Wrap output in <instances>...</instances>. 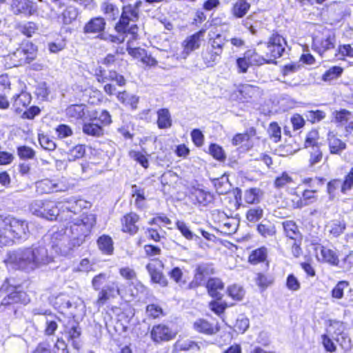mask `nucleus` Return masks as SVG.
<instances>
[{
  "mask_svg": "<svg viewBox=\"0 0 353 353\" xmlns=\"http://www.w3.org/2000/svg\"><path fill=\"white\" fill-rule=\"evenodd\" d=\"M51 261L52 258L44 246L33 245L9 252L4 261L7 266L30 272Z\"/></svg>",
  "mask_w": 353,
  "mask_h": 353,
  "instance_id": "nucleus-1",
  "label": "nucleus"
},
{
  "mask_svg": "<svg viewBox=\"0 0 353 353\" xmlns=\"http://www.w3.org/2000/svg\"><path fill=\"white\" fill-rule=\"evenodd\" d=\"M28 234L26 221L0 214V247L12 245L14 240H26Z\"/></svg>",
  "mask_w": 353,
  "mask_h": 353,
  "instance_id": "nucleus-2",
  "label": "nucleus"
},
{
  "mask_svg": "<svg viewBox=\"0 0 353 353\" xmlns=\"http://www.w3.org/2000/svg\"><path fill=\"white\" fill-rule=\"evenodd\" d=\"M143 3L137 1L123 6L122 12L119 21L115 26V30L118 33L131 35V39L135 40L138 37V26L134 24L139 19L140 8Z\"/></svg>",
  "mask_w": 353,
  "mask_h": 353,
  "instance_id": "nucleus-3",
  "label": "nucleus"
},
{
  "mask_svg": "<svg viewBox=\"0 0 353 353\" xmlns=\"http://www.w3.org/2000/svg\"><path fill=\"white\" fill-rule=\"evenodd\" d=\"M70 223L68 232L72 240V245L79 247L85 241L92 227L96 223L95 216L92 214H82L81 218L68 220Z\"/></svg>",
  "mask_w": 353,
  "mask_h": 353,
  "instance_id": "nucleus-4",
  "label": "nucleus"
},
{
  "mask_svg": "<svg viewBox=\"0 0 353 353\" xmlns=\"http://www.w3.org/2000/svg\"><path fill=\"white\" fill-rule=\"evenodd\" d=\"M36 55V46L31 43H25L5 56L4 61L8 68L17 67L30 63L35 59Z\"/></svg>",
  "mask_w": 353,
  "mask_h": 353,
  "instance_id": "nucleus-5",
  "label": "nucleus"
},
{
  "mask_svg": "<svg viewBox=\"0 0 353 353\" xmlns=\"http://www.w3.org/2000/svg\"><path fill=\"white\" fill-rule=\"evenodd\" d=\"M68 228H61L51 234L50 243L56 253L62 256L68 255L76 248L72 245V240Z\"/></svg>",
  "mask_w": 353,
  "mask_h": 353,
  "instance_id": "nucleus-6",
  "label": "nucleus"
},
{
  "mask_svg": "<svg viewBox=\"0 0 353 353\" xmlns=\"http://www.w3.org/2000/svg\"><path fill=\"white\" fill-rule=\"evenodd\" d=\"M0 292H6L7 296L3 298L1 304L6 305L14 303L27 304L30 301L27 294L21 290L20 285H14L10 283V280H6L2 285Z\"/></svg>",
  "mask_w": 353,
  "mask_h": 353,
  "instance_id": "nucleus-7",
  "label": "nucleus"
},
{
  "mask_svg": "<svg viewBox=\"0 0 353 353\" xmlns=\"http://www.w3.org/2000/svg\"><path fill=\"white\" fill-rule=\"evenodd\" d=\"M87 203L83 199L71 198L70 200L59 202L61 205V219L65 221L75 219L74 216L79 214L83 208H85Z\"/></svg>",
  "mask_w": 353,
  "mask_h": 353,
  "instance_id": "nucleus-8",
  "label": "nucleus"
},
{
  "mask_svg": "<svg viewBox=\"0 0 353 353\" xmlns=\"http://www.w3.org/2000/svg\"><path fill=\"white\" fill-rule=\"evenodd\" d=\"M286 45L287 43L282 36L278 34H273L269 39L267 45L266 56L270 58L268 63H270L273 60L281 57L285 51Z\"/></svg>",
  "mask_w": 353,
  "mask_h": 353,
  "instance_id": "nucleus-9",
  "label": "nucleus"
},
{
  "mask_svg": "<svg viewBox=\"0 0 353 353\" xmlns=\"http://www.w3.org/2000/svg\"><path fill=\"white\" fill-rule=\"evenodd\" d=\"M336 45V35L334 32L326 31L321 38H313L312 48L319 54L334 49Z\"/></svg>",
  "mask_w": 353,
  "mask_h": 353,
  "instance_id": "nucleus-10",
  "label": "nucleus"
},
{
  "mask_svg": "<svg viewBox=\"0 0 353 353\" xmlns=\"http://www.w3.org/2000/svg\"><path fill=\"white\" fill-rule=\"evenodd\" d=\"M120 294V284L118 281H112L104 286L99 292L96 304L98 307L103 305L110 298Z\"/></svg>",
  "mask_w": 353,
  "mask_h": 353,
  "instance_id": "nucleus-11",
  "label": "nucleus"
},
{
  "mask_svg": "<svg viewBox=\"0 0 353 353\" xmlns=\"http://www.w3.org/2000/svg\"><path fill=\"white\" fill-rule=\"evenodd\" d=\"M34 314L46 315V326L44 334L46 336H52L58 328V323L61 322V319L55 314H52L49 310L35 309L33 311Z\"/></svg>",
  "mask_w": 353,
  "mask_h": 353,
  "instance_id": "nucleus-12",
  "label": "nucleus"
},
{
  "mask_svg": "<svg viewBox=\"0 0 353 353\" xmlns=\"http://www.w3.org/2000/svg\"><path fill=\"white\" fill-rule=\"evenodd\" d=\"M150 336L153 341L160 343L172 339L174 337V333L168 326L164 324H158L153 326L150 332Z\"/></svg>",
  "mask_w": 353,
  "mask_h": 353,
  "instance_id": "nucleus-13",
  "label": "nucleus"
},
{
  "mask_svg": "<svg viewBox=\"0 0 353 353\" xmlns=\"http://www.w3.org/2000/svg\"><path fill=\"white\" fill-rule=\"evenodd\" d=\"M36 188L37 191L41 194H48L54 192L65 191L67 187L62 183L45 179L36 183Z\"/></svg>",
  "mask_w": 353,
  "mask_h": 353,
  "instance_id": "nucleus-14",
  "label": "nucleus"
},
{
  "mask_svg": "<svg viewBox=\"0 0 353 353\" xmlns=\"http://www.w3.org/2000/svg\"><path fill=\"white\" fill-rule=\"evenodd\" d=\"M12 9L14 14L32 15L37 10L36 3L30 0H12Z\"/></svg>",
  "mask_w": 353,
  "mask_h": 353,
  "instance_id": "nucleus-15",
  "label": "nucleus"
},
{
  "mask_svg": "<svg viewBox=\"0 0 353 353\" xmlns=\"http://www.w3.org/2000/svg\"><path fill=\"white\" fill-rule=\"evenodd\" d=\"M205 33V30L202 29L199 32L193 34L192 35L188 37L183 41V52L185 55L183 56L185 58L191 52L194 51L196 49H198L201 45V41L204 37Z\"/></svg>",
  "mask_w": 353,
  "mask_h": 353,
  "instance_id": "nucleus-16",
  "label": "nucleus"
},
{
  "mask_svg": "<svg viewBox=\"0 0 353 353\" xmlns=\"http://www.w3.org/2000/svg\"><path fill=\"white\" fill-rule=\"evenodd\" d=\"M190 199L194 203L206 206L212 202L213 195L203 188L193 187L190 192Z\"/></svg>",
  "mask_w": 353,
  "mask_h": 353,
  "instance_id": "nucleus-17",
  "label": "nucleus"
},
{
  "mask_svg": "<svg viewBox=\"0 0 353 353\" xmlns=\"http://www.w3.org/2000/svg\"><path fill=\"white\" fill-rule=\"evenodd\" d=\"M332 327H336L334 332L335 335V340L340 345V346L345 350L349 351L352 348V342L348 335L344 332V326L341 323L336 322Z\"/></svg>",
  "mask_w": 353,
  "mask_h": 353,
  "instance_id": "nucleus-18",
  "label": "nucleus"
},
{
  "mask_svg": "<svg viewBox=\"0 0 353 353\" xmlns=\"http://www.w3.org/2000/svg\"><path fill=\"white\" fill-rule=\"evenodd\" d=\"M159 267H163V263L161 261H154L153 263H150L147 265L146 269L148 270L151 279L154 283H159L161 286H166L168 284L167 279L163 276L162 272L160 270H158Z\"/></svg>",
  "mask_w": 353,
  "mask_h": 353,
  "instance_id": "nucleus-19",
  "label": "nucleus"
},
{
  "mask_svg": "<svg viewBox=\"0 0 353 353\" xmlns=\"http://www.w3.org/2000/svg\"><path fill=\"white\" fill-rule=\"evenodd\" d=\"M139 220V216L134 212L127 214L121 219L122 231L134 234L138 232L139 226L137 223Z\"/></svg>",
  "mask_w": 353,
  "mask_h": 353,
  "instance_id": "nucleus-20",
  "label": "nucleus"
},
{
  "mask_svg": "<svg viewBox=\"0 0 353 353\" xmlns=\"http://www.w3.org/2000/svg\"><path fill=\"white\" fill-rule=\"evenodd\" d=\"M327 143L331 154H341L346 148V143L331 132L327 134Z\"/></svg>",
  "mask_w": 353,
  "mask_h": 353,
  "instance_id": "nucleus-21",
  "label": "nucleus"
},
{
  "mask_svg": "<svg viewBox=\"0 0 353 353\" xmlns=\"http://www.w3.org/2000/svg\"><path fill=\"white\" fill-rule=\"evenodd\" d=\"M212 269L208 265H199L196 269V273L191 285L194 287L201 285L205 279L212 274Z\"/></svg>",
  "mask_w": 353,
  "mask_h": 353,
  "instance_id": "nucleus-22",
  "label": "nucleus"
},
{
  "mask_svg": "<svg viewBox=\"0 0 353 353\" xmlns=\"http://www.w3.org/2000/svg\"><path fill=\"white\" fill-rule=\"evenodd\" d=\"M194 328L200 333L208 335L214 334L219 330L217 325H213L208 321L203 319H197L194 323Z\"/></svg>",
  "mask_w": 353,
  "mask_h": 353,
  "instance_id": "nucleus-23",
  "label": "nucleus"
},
{
  "mask_svg": "<svg viewBox=\"0 0 353 353\" xmlns=\"http://www.w3.org/2000/svg\"><path fill=\"white\" fill-rule=\"evenodd\" d=\"M61 211L59 202L57 203L53 201H46L45 212L42 217L48 220L57 219L58 217L61 219Z\"/></svg>",
  "mask_w": 353,
  "mask_h": 353,
  "instance_id": "nucleus-24",
  "label": "nucleus"
},
{
  "mask_svg": "<svg viewBox=\"0 0 353 353\" xmlns=\"http://www.w3.org/2000/svg\"><path fill=\"white\" fill-rule=\"evenodd\" d=\"M105 21L102 17H95L90 19L84 26L85 33H98L105 29Z\"/></svg>",
  "mask_w": 353,
  "mask_h": 353,
  "instance_id": "nucleus-25",
  "label": "nucleus"
},
{
  "mask_svg": "<svg viewBox=\"0 0 353 353\" xmlns=\"http://www.w3.org/2000/svg\"><path fill=\"white\" fill-rule=\"evenodd\" d=\"M207 289L209 294L216 299H221V292L223 289V283L217 278L210 279L207 283Z\"/></svg>",
  "mask_w": 353,
  "mask_h": 353,
  "instance_id": "nucleus-26",
  "label": "nucleus"
},
{
  "mask_svg": "<svg viewBox=\"0 0 353 353\" xmlns=\"http://www.w3.org/2000/svg\"><path fill=\"white\" fill-rule=\"evenodd\" d=\"M201 56L205 64L208 67H212L220 60L221 54L208 46L203 51Z\"/></svg>",
  "mask_w": 353,
  "mask_h": 353,
  "instance_id": "nucleus-27",
  "label": "nucleus"
},
{
  "mask_svg": "<svg viewBox=\"0 0 353 353\" xmlns=\"http://www.w3.org/2000/svg\"><path fill=\"white\" fill-rule=\"evenodd\" d=\"M53 304L55 307L59 310L70 309L73 307H77L76 303L72 301L69 296L63 293H61L54 297Z\"/></svg>",
  "mask_w": 353,
  "mask_h": 353,
  "instance_id": "nucleus-28",
  "label": "nucleus"
},
{
  "mask_svg": "<svg viewBox=\"0 0 353 353\" xmlns=\"http://www.w3.org/2000/svg\"><path fill=\"white\" fill-rule=\"evenodd\" d=\"M65 114L72 120L81 119L85 114V106L83 104L71 105L66 108Z\"/></svg>",
  "mask_w": 353,
  "mask_h": 353,
  "instance_id": "nucleus-29",
  "label": "nucleus"
},
{
  "mask_svg": "<svg viewBox=\"0 0 353 353\" xmlns=\"http://www.w3.org/2000/svg\"><path fill=\"white\" fill-rule=\"evenodd\" d=\"M237 91L241 94V99L249 101L259 93V88L250 84L240 85Z\"/></svg>",
  "mask_w": 353,
  "mask_h": 353,
  "instance_id": "nucleus-30",
  "label": "nucleus"
},
{
  "mask_svg": "<svg viewBox=\"0 0 353 353\" xmlns=\"http://www.w3.org/2000/svg\"><path fill=\"white\" fill-rule=\"evenodd\" d=\"M83 132L88 135L93 137H100L103 134V129L97 122V119H92L91 121L84 123Z\"/></svg>",
  "mask_w": 353,
  "mask_h": 353,
  "instance_id": "nucleus-31",
  "label": "nucleus"
},
{
  "mask_svg": "<svg viewBox=\"0 0 353 353\" xmlns=\"http://www.w3.org/2000/svg\"><path fill=\"white\" fill-rule=\"evenodd\" d=\"M250 8V4L246 0H238L231 8V13L236 18H242Z\"/></svg>",
  "mask_w": 353,
  "mask_h": 353,
  "instance_id": "nucleus-32",
  "label": "nucleus"
},
{
  "mask_svg": "<svg viewBox=\"0 0 353 353\" xmlns=\"http://www.w3.org/2000/svg\"><path fill=\"white\" fill-rule=\"evenodd\" d=\"M346 224L343 220H332L326 225L328 232L334 237H337L343 233Z\"/></svg>",
  "mask_w": 353,
  "mask_h": 353,
  "instance_id": "nucleus-33",
  "label": "nucleus"
},
{
  "mask_svg": "<svg viewBox=\"0 0 353 353\" xmlns=\"http://www.w3.org/2000/svg\"><path fill=\"white\" fill-rule=\"evenodd\" d=\"M157 125L160 129H167L172 125L171 115L166 108L159 109L157 111Z\"/></svg>",
  "mask_w": 353,
  "mask_h": 353,
  "instance_id": "nucleus-34",
  "label": "nucleus"
},
{
  "mask_svg": "<svg viewBox=\"0 0 353 353\" xmlns=\"http://www.w3.org/2000/svg\"><path fill=\"white\" fill-rule=\"evenodd\" d=\"M99 249L105 254L111 255L114 251L113 241L108 235H102L97 240Z\"/></svg>",
  "mask_w": 353,
  "mask_h": 353,
  "instance_id": "nucleus-35",
  "label": "nucleus"
},
{
  "mask_svg": "<svg viewBox=\"0 0 353 353\" xmlns=\"http://www.w3.org/2000/svg\"><path fill=\"white\" fill-rule=\"evenodd\" d=\"M101 10L108 20H115L119 15V8L110 2H103L101 5Z\"/></svg>",
  "mask_w": 353,
  "mask_h": 353,
  "instance_id": "nucleus-36",
  "label": "nucleus"
},
{
  "mask_svg": "<svg viewBox=\"0 0 353 353\" xmlns=\"http://www.w3.org/2000/svg\"><path fill=\"white\" fill-rule=\"evenodd\" d=\"M118 100L125 105H129L132 109H136L139 102V97L130 94L127 92H120L117 94Z\"/></svg>",
  "mask_w": 353,
  "mask_h": 353,
  "instance_id": "nucleus-37",
  "label": "nucleus"
},
{
  "mask_svg": "<svg viewBox=\"0 0 353 353\" xmlns=\"http://www.w3.org/2000/svg\"><path fill=\"white\" fill-rule=\"evenodd\" d=\"M257 231L263 237H270L275 234L276 228L274 223L264 220L258 225Z\"/></svg>",
  "mask_w": 353,
  "mask_h": 353,
  "instance_id": "nucleus-38",
  "label": "nucleus"
},
{
  "mask_svg": "<svg viewBox=\"0 0 353 353\" xmlns=\"http://www.w3.org/2000/svg\"><path fill=\"white\" fill-rule=\"evenodd\" d=\"M227 41L225 37L217 34L214 37L210 38L208 44L210 48L222 54L223 47Z\"/></svg>",
  "mask_w": 353,
  "mask_h": 353,
  "instance_id": "nucleus-39",
  "label": "nucleus"
},
{
  "mask_svg": "<svg viewBox=\"0 0 353 353\" xmlns=\"http://www.w3.org/2000/svg\"><path fill=\"white\" fill-rule=\"evenodd\" d=\"M322 260L334 265H337L339 259L336 252L326 247H321Z\"/></svg>",
  "mask_w": 353,
  "mask_h": 353,
  "instance_id": "nucleus-40",
  "label": "nucleus"
},
{
  "mask_svg": "<svg viewBox=\"0 0 353 353\" xmlns=\"http://www.w3.org/2000/svg\"><path fill=\"white\" fill-rule=\"evenodd\" d=\"M239 221L234 218H226L225 221L220 224L221 232L225 234H234L238 228Z\"/></svg>",
  "mask_w": 353,
  "mask_h": 353,
  "instance_id": "nucleus-41",
  "label": "nucleus"
},
{
  "mask_svg": "<svg viewBox=\"0 0 353 353\" xmlns=\"http://www.w3.org/2000/svg\"><path fill=\"white\" fill-rule=\"evenodd\" d=\"M78 15L77 10L72 6H67L61 13V21L64 24H70L74 20L76 19Z\"/></svg>",
  "mask_w": 353,
  "mask_h": 353,
  "instance_id": "nucleus-42",
  "label": "nucleus"
},
{
  "mask_svg": "<svg viewBox=\"0 0 353 353\" xmlns=\"http://www.w3.org/2000/svg\"><path fill=\"white\" fill-rule=\"evenodd\" d=\"M283 227L286 236L292 239H296L299 236V230L296 224L293 221H285Z\"/></svg>",
  "mask_w": 353,
  "mask_h": 353,
  "instance_id": "nucleus-43",
  "label": "nucleus"
},
{
  "mask_svg": "<svg viewBox=\"0 0 353 353\" xmlns=\"http://www.w3.org/2000/svg\"><path fill=\"white\" fill-rule=\"evenodd\" d=\"M31 96L27 92H22L17 95L13 106L15 108V111L20 113L22 110L20 109V106L26 108L30 103Z\"/></svg>",
  "mask_w": 353,
  "mask_h": 353,
  "instance_id": "nucleus-44",
  "label": "nucleus"
},
{
  "mask_svg": "<svg viewBox=\"0 0 353 353\" xmlns=\"http://www.w3.org/2000/svg\"><path fill=\"white\" fill-rule=\"evenodd\" d=\"M267 249L264 247L258 248L251 253L249 256V261L252 264L263 262L267 257Z\"/></svg>",
  "mask_w": 353,
  "mask_h": 353,
  "instance_id": "nucleus-45",
  "label": "nucleus"
},
{
  "mask_svg": "<svg viewBox=\"0 0 353 353\" xmlns=\"http://www.w3.org/2000/svg\"><path fill=\"white\" fill-rule=\"evenodd\" d=\"M132 195L135 197V205L137 208H141L144 206L145 200L144 190L139 188L136 185L132 186Z\"/></svg>",
  "mask_w": 353,
  "mask_h": 353,
  "instance_id": "nucleus-46",
  "label": "nucleus"
},
{
  "mask_svg": "<svg viewBox=\"0 0 353 353\" xmlns=\"http://www.w3.org/2000/svg\"><path fill=\"white\" fill-rule=\"evenodd\" d=\"M244 55L251 65H262L265 62V59L261 55L258 54L255 50H248L245 52Z\"/></svg>",
  "mask_w": 353,
  "mask_h": 353,
  "instance_id": "nucleus-47",
  "label": "nucleus"
},
{
  "mask_svg": "<svg viewBox=\"0 0 353 353\" xmlns=\"http://www.w3.org/2000/svg\"><path fill=\"white\" fill-rule=\"evenodd\" d=\"M85 152V149L83 145H77L71 148L68 152V159L70 161H74L78 159L82 158Z\"/></svg>",
  "mask_w": 353,
  "mask_h": 353,
  "instance_id": "nucleus-48",
  "label": "nucleus"
},
{
  "mask_svg": "<svg viewBox=\"0 0 353 353\" xmlns=\"http://www.w3.org/2000/svg\"><path fill=\"white\" fill-rule=\"evenodd\" d=\"M343 69L340 66H332L327 70L323 75L322 79L324 81H330L339 77Z\"/></svg>",
  "mask_w": 353,
  "mask_h": 353,
  "instance_id": "nucleus-49",
  "label": "nucleus"
},
{
  "mask_svg": "<svg viewBox=\"0 0 353 353\" xmlns=\"http://www.w3.org/2000/svg\"><path fill=\"white\" fill-rule=\"evenodd\" d=\"M176 226L186 239L193 240L194 237H198L190 230L189 226L184 221H177L176 222Z\"/></svg>",
  "mask_w": 353,
  "mask_h": 353,
  "instance_id": "nucleus-50",
  "label": "nucleus"
},
{
  "mask_svg": "<svg viewBox=\"0 0 353 353\" xmlns=\"http://www.w3.org/2000/svg\"><path fill=\"white\" fill-rule=\"evenodd\" d=\"M46 201L42 200L34 201L30 206V210L32 213L37 216L42 217L43 212H45V206Z\"/></svg>",
  "mask_w": 353,
  "mask_h": 353,
  "instance_id": "nucleus-51",
  "label": "nucleus"
},
{
  "mask_svg": "<svg viewBox=\"0 0 353 353\" xmlns=\"http://www.w3.org/2000/svg\"><path fill=\"white\" fill-rule=\"evenodd\" d=\"M263 210L260 207H254L248 210L246 218L250 222H256L263 217Z\"/></svg>",
  "mask_w": 353,
  "mask_h": 353,
  "instance_id": "nucleus-52",
  "label": "nucleus"
},
{
  "mask_svg": "<svg viewBox=\"0 0 353 353\" xmlns=\"http://www.w3.org/2000/svg\"><path fill=\"white\" fill-rule=\"evenodd\" d=\"M349 286L347 281H339L332 290V296L334 299H340L343 296L344 290Z\"/></svg>",
  "mask_w": 353,
  "mask_h": 353,
  "instance_id": "nucleus-53",
  "label": "nucleus"
},
{
  "mask_svg": "<svg viewBox=\"0 0 353 353\" xmlns=\"http://www.w3.org/2000/svg\"><path fill=\"white\" fill-rule=\"evenodd\" d=\"M228 293L230 297L237 301L241 300L245 294L243 289L237 285L230 286L228 288Z\"/></svg>",
  "mask_w": 353,
  "mask_h": 353,
  "instance_id": "nucleus-54",
  "label": "nucleus"
},
{
  "mask_svg": "<svg viewBox=\"0 0 353 353\" xmlns=\"http://www.w3.org/2000/svg\"><path fill=\"white\" fill-rule=\"evenodd\" d=\"M273 278L270 275L259 273L256 279V284L262 289L267 288L270 285L273 283Z\"/></svg>",
  "mask_w": 353,
  "mask_h": 353,
  "instance_id": "nucleus-55",
  "label": "nucleus"
},
{
  "mask_svg": "<svg viewBox=\"0 0 353 353\" xmlns=\"http://www.w3.org/2000/svg\"><path fill=\"white\" fill-rule=\"evenodd\" d=\"M244 199L245 201L249 204L259 203V190L256 188H252L247 190L245 193Z\"/></svg>",
  "mask_w": 353,
  "mask_h": 353,
  "instance_id": "nucleus-56",
  "label": "nucleus"
},
{
  "mask_svg": "<svg viewBox=\"0 0 353 353\" xmlns=\"http://www.w3.org/2000/svg\"><path fill=\"white\" fill-rule=\"evenodd\" d=\"M325 179L323 178H305L302 180L303 184L307 185L311 189H317L323 185Z\"/></svg>",
  "mask_w": 353,
  "mask_h": 353,
  "instance_id": "nucleus-57",
  "label": "nucleus"
},
{
  "mask_svg": "<svg viewBox=\"0 0 353 353\" xmlns=\"http://www.w3.org/2000/svg\"><path fill=\"white\" fill-rule=\"evenodd\" d=\"M334 116L335 121L339 123L347 122L352 116V114L350 111H348L345 109H342L339 111H335L333 113Z\"/></svg>",
  "mask_w": 353,
  "mask_h": 353,
  "instance_id": "nucleus-58",
  "label": "nucleus"
},
{
  "mask_svg": "<svg viewBox=\"0 0 353 353\" xmlns=\"http://www.w3.org/2000/svg\"><path fill=\"white\" fill-rule=\"evenodd\" d=\"M250 325L249 319L246 317H241L237 319L234 325V330L236 332L244 333Z\"/></svg>",
  "mask_w": 353,
  "mask_h": 353,
  "instance_id": "nucleus-59",
  "label": "nucleus"
},
{
  "mask_svg": "<svg viewBox=\"0 0 353 353\" xmlns=\"http://www.w3.org/2000/svg\"><path fill=\"white\" fill-rule=\"evenodd\" d=\"M268 132L270 137L273 139V141L276 143L281 139V128L276 123H271L269 128Z\"/></svg>",
  "mask_w": 353,
  "mask_h": 353,
  "instance_id": "nucleus-60",
  "label": "nucleus"
},
{
  "mask_svg": "<svg viewBox=\"0 0 353 353\" xmlns=\"http://www.w3.org/2000/svg\"><path fill=\"white\" fill-rule=\"evenodd\" d=\"M148 315L153 319L159 318L163 315L162 308L157 304H150L146 307Z\"/></svg>",
  "mask_w": 353,
  "mask_h": 353,
  "instance_id": "nucleus-61",
  "label": "nucleus"
},
{
  "mask_svg": "<svg viewBox=\"0 0 353 353\" xmlns=\"http://www.w3.org/2000/svg\"><path fill=\"white\" fill-rule=\"evenodd\" d=\"M39 141L41 147L45 150L52 151L56 148L55 143L46 135L40 136Z\"/></svg>",
  "mask_w": 353,
  "mask_h": 353,
  "instance_id": "nucleus-62",
  "label": "nucleus"
},
{
  "mask_svg": "<svg viewBox=\"0 0 353 353\" xmlns=\"http://www.w3.org/2000/svg\"><path fill=\"white\" fill-rule=\"evenodd\" d=\"M37 29V26L34 22H27L21 26V31L23 34L28 37H32V35L35 33Z\"/></svg>",
  "mask_w": 353,
  "mask_h": 353,
  "instance_id": "nucleus-63",
  "label": "nucleus"
},
{
  "mask_svg": "<svg viewBox=\"0 0 353 353\" xmlns=\"http://www.w3.org/2000/svg\"><path fill=\"white\" fill-rule=\"evenodd\" d=\"M56 133L59 138L63 139L71 136L72 130L70 126L65 124H61L56 128Z\"/></svg>",
  "mask_w": 353,
  "mask_h": 353,
  "instance_id": "nucleus-64",
  "label": "nucleus"
}]
</instances>
